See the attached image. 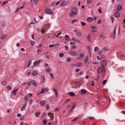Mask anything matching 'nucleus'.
<instances>
[{"label": "nucleus", "mask_w": 125, "mask_h": 125, "mask_svg": "<svg viewBox=\"0 0 125 125\" xmlns=\"http://www.w3.org/2000/svg\"><path fill=\"white\" fill-rule=\"evenodd\" d=\"M27 107V104H24L23 106H22V109L23 110H25V108Z\"/></svg>", "instance_id": "49530a36"}, {"label": "nucleus", "mask_w": 125, "mask_h": 125, "mask_svg": "<svg viewBox=\"0 0 125 125\" xmlns=\"http://www.w3.org/2000/svg\"><path fill=\"white\" fill-rule=\"evenodd\" d=\"M72 48L73 49H76V48H77V46L73 45V46L72 47Z\"/></svg>", "instance_id": "e2e57ef3"}, {"label": "nucleus", "mask_w": 125, "mask_h": 125, "mask_svg": "<svg viewBox=\"0 0 125 125\" xmlns=\"http://www.w3.org/2000/svg\"><path fill=\"white\" fill-rule=\"evenodd\" d=\"M57 45H59V43H57L56 45H54V44L50 45L49 46L50 48H51V47H53V46H56Z\"/></svg>", "instance_id": "cd10ccee"}, {"label": "nucleus", "mask_w": 125, "mask_h": 125, "mask_svg": "<svg viewBox=\"0 0 125 125\" xmlns=\"http://www.w3.org/2000/svg\"><path fill=\"white\" fill-rule=\"evenodd\" d=\"M17 91H18V89H15L12 91V94H13V95H16V92H17Z\"/></svg>", "instance_id": "9b49d317"}, {"label": "nucleus", "mask_w": 125, "mask_h": 125, "mask_svg": "<svg viewBox=\"0 0 125 125\" xmlns=\"http://www.w3.org/2000/svg\"><path fill=\"white\" fill-rule=\"evenodd\" d=\"M47 123V121L46 120H43V125H46Z\"/></svg>", "instance_id": "a18cd8bd"}, {"label": "nucleus", "mask_w": 125, "mask_h": 125, "mask_svg": "<svg viewBox=\"0 0 125 125\" xmlns=\"http://www.w3.org/2000/svg\"><path fill=\"white\" fill-rule=\"evenodd\" d=\"M68 4H69L68 1H63L61 4V6H65V5H68Z\"/></svg>", "instance_id": "6e6552de"}, {"label": "nucleus", "mask_w": 125, "mask_h": 125, "mask_svg": "<svg viewBox=\"0 0 125 125\" xmlns=\"http://www.w3.org/2000/svg\"><path fill=\"white\" fill-rule=\"evenodd\" d=\"M1 24L2 25V27H6V22L5 21H2L1 22Z\"/></svg>", "instance_id": "aec40b11"}, {"label": "nucleus", "mask_w": 125, "mask_h": 125, "mask_svg": "<svg viewBox=\"0 0 125 125\" xmlns=\"http://www.w3.org/2000/svg\"><path fill=\"white\" fill-rule=\"evenodd\" d=\"M41 106H44L45 105V101H42L40 103Z\"/></svg>", "instance_id": "4468645a"}, {"label": "nucleus", "mask_w": 125, "mask_h": 125, "mask_svg": "<svg viewBox=\"0 0 125 125\" xmlns=\"http://www.w3.org/2000/svg\"><path fill=\"white\" fill-rule=\"evenodd\" d=\"M84 57V54H80V58H83Z\"/></svg>", "instance_id": "58836bf2"}, {"label": "nucleus", "mask_w": 125, "mask_h": 125, "mask_svg": "<svg viewBox=\"0 0 125 125\" xmlns=\"http://www.w3.org/2000/svg\"><path fill=\"white\" fill-rule=\"evenodd\" d=\"M75 42H78V43H81V40H79V39H76V40H75Z\"/></svg>", "instance_id": "37998d69"}, {"label": "nucleus", "mask_w": 125, "mask_h": 125, "mask_svg": "<svg viewBox=\"0 0 125 125\" xmlns=\"http://www.w3.org/2000/svg\"><path fill=\"white\" fill-rule=\"evenodd\" d=\"M98 12L100 13H102V11H101V9H98Z\"/></svg>", "instance_id": "774afa93"}, {"label": "nucleus", "mask_w": 125, "mask_h": 125, "mask_svg": "<svg viewBox=\"0 0 125 125\" xmlns=\"http://www.w3.org/2000/svg\"><path fill=\"white\" fill-rule=\"evenodd\" d=\"M8 1H5V2H3L2 4H1V6H3V5H4L5 4V3H7Z\"/></svg>", "instance_id": "4d7b16f0"}, {"label": "nucleus", "mask_w": 125, "mask_h": 125, "mask_svg": "<svg viewBox=\"0 0 125 125\" xmlns=\"http://www.w3.org/2000/svg\"><path fill=\"white\" fill-rule=\"evenodd\" d=\"M31 44L32 46H34V44H35V41H31Z\"/></svg>", "instance_id": "864d4df0"}, {"label": "nucleus", "mask_w": 125, "mask_h": 125, "mask_svg": "<svg viewBox=\"0 0 125 125\" xmlns=\"http://www.w3.org/2000/svg\"><path fill=\"white\" fill-rule=\"evenodd\" d=\"M87 21H88V22H92L93 19L91 17H89L87 19Z\"/></svg>", "instance_id": "f3484780"}, {"label": "nucleus", "mask_w": 125, "mask_h": 125, "mask_svg": "<svg viewBox=\"0 0 125 125\" xmlns=\"http://www.w3.org/2000/svg\"><path fill=\"white\" fill-rule=\"evenodd\" d=\"M87 40L88 42H91V35L90 34L87 35Z\"/></svg>", "instance_id": "f8f14e48"}, {"label": "nucleus", "mask_w": 125, "mask_h": 125, "mask_svg": "<svg viewBox=\"0 0 125 125\" xmlns=\"http://www.w3.org/2000/svg\"><path fill=\"white\" fill-rule=\"evenodd\" d=\"M76 107V103H74L73 104V106L71 108L70 110L68 111V113H70V112H72L74 109H75V107Z\"/></svg>", "instance_id": "ddd939ff"}, {"label": "nucleus", "mask_w": 125, "mask_h": 125, "mask_svg": "<svg viewBox=\"0 0 125 125\" xmlns=\"http://www.w3.org/2000/svg\"><path fill=\"white\" fill-rule=\"evenodd\" d=\"M30 83L34 85V86H38V84L37 83V82L35 81L34 80H30Z\"/></svg>", "instance_id": "0eeeda50"}, {"label": "nucleus", "mask_w": 125, "mask_h": 125, "mask_svg": "<svg viewBox=\"0 0 125 125\" xmlns=\"http://www.w3.org/2000/svg\"><path fill=\"white\" fill-rule=\"evenodd\" d=\"M59 56L60 57H63V56H64V54L63 53H60L59 55Z\"/></svg>", "instance_id": "de8ad7c7"}, {"label": "nucleus", "mask_w": 125, "mask_h": 125, "mask_svg": "<svg viewBox=\"0 0 125 125\" xmlns=\"http://www.w3.org/2000/svg\"><path fill=\"white\" fill-rule=\"evenodd\" d=\"M78 119H79V117H78L77 118H75V119L72 120V122H75L76 121H78Z\"/></svg>", "instance_id": "0e129e2a"}, {"label": "nucleus", "mask_w": 125, "mask_h": 125, "mask_svg": "<svg viewBox=\"0 0 125 125\" xmlns=\"http://www.w3.org/2000/svg\"><path fill=\"white\" fill-rule=\"evenodd\" d=\"M78 8L77 7H74L71 9V11L69 14L70 17H74V16H76V15H78Z\"/></svg>", "instance_id": "f257e3e1"}, {"label": "nucleus", "mask_w": 125, "mask_h": 125, "mask_svg": "<svg viewBox=\"0 0 125 125\" xmlns=\"http://www.w3.org/2000/svg\"><path fill=\"white\" fill-rule=\"evenodd\" d=\"M45 91H46V92H48L49 89L48 88H46L45 89H44Z\"/></svg>", "instance_id": "69168bd1"}, {"label": "nucleus", "mask_w": 125, "mask_h": 125, "mask_svg": "<svg viewBox=\"0 0 125 125\" xmlns=\"http://www.w3.org/2000/svg\"><path fill=\"white\" fill-rule=\"evenodd\" d=\"M70 100H71V99H67L65 101V103H68V102H69L70 101Z\"/></svg>", "instance_id": "5fc2aeb1"}, {"label": "nucleus", "mask_w": 125, "mask_h": 125, "mask_svg": "<svg viewBox=\"0 0 125 125\" xmlns=\"http://www.w3.org/2000/svg\"><path fill=\"white\" fill-rule=\"evenodd\" d=\"M117 27H115L114 29V31H113V34L114 36H116V29Z\"/></svg>", "instance_id": "09e8293b"}, {"label": "nucleus", "mask_w": 125, "mask_h": 125, "mask_svg": "<svg viewBox=\"0 0 125 125\" xmlns=\"http://www.w3.org/2000/svg\"><path fill=\"white\" fill-rule=\"evenodd\" d=\"M5 38H6V35H4L0 37V40L3 41V40H5Z\"/></svg>", "instance_id": "412c9836"}, {"label": "nucleus", "mask_w": 125, "mask_h": 125, "mask_svg": "<svg viewBox=\"0 0 125 125\" xmlns=\"http://www.w3.org/2000/svg\"><path fill=\"white\" fill-rule=\"evenodd\" d=\"M50 77L51 78L52 80H54V77H53V74L49 73Z\"/></svg>", "instance_id": "4c0bfd02"}, {"label": "nucleus", "mask_w": 125, "mask_h": 125, "mask_svg": "<svg viewBox=\"0 0 125 125\" xmlns=\"http://www.w3.org/2000/svg\"><path fill=\"white\" fill-rule=\"evenodd\" d=\"M81 25L82 26H83V27H84V26H85V25H86V23H85V22L82 21L81 22Z\"/></svg>", "instance_id": "c9c22d12"}, {"label": "nucleus", "mask_w": 125, "mask_h": 125, "mask_svg": "<svg viewBox=\"0 0 125 125\" xmlns=\"http://www.w3.org/2000/svg\"><path fill=\"white\" fill-rule=\"evenodd\" d=\"M38 75V71H34L32 72V76H37Z\"/></svg>", "instance_id": "5701e85b"}, {"label": "nucleus", "mask_w": 125, "mask_h": 125, "mask_svg": "<svg viewBox=\"0 0 125 125\" xmlns=\"http://www.w3.org/2000/svg\"><path fill=\"white\" fill-rule=\"evenodd\" d=\"M104 72H105V67L103 66H101L97 69V72L98 74H101V73H103Z\"/></svg>", "instance_id": "f03ea898"}, {"label": "nucleus", "mask_w": 125, "mask_h": 125, "mask_svg": "<svg viewBox=\"0 0 125 125\" xmlns=\"http://www.w3.org/2000/svg\"><path fill=\"white\" fill-rule=\"evenodd\" d=\"M67 62H71L72 61V59L71 58H67L66 59Z\"/></svg>", "instance_id": "2f4dec72"}, {"label": "nucleus", "mask_w": 125, "mask_h": 125, "mask_svg": "<svg viewBox=\"0 0 125 125\" xmlns=\"http://www.w3.org/2000/svg\"><path fill=\"white\" fill-rule=\"evenodd\" d=\"M79 21H78V20H73L72 21L71 23L72 24H74V23H76L77 22H78Z\"/></svg>", "instance_id": "c85d7f7f"}, {"label": "nucleus", "mask_w": 125, "mask_h": 125, "mask_svg": "<svg viewBox=\"0 0 125 125\" xmlns=\"http://www.w3.org/2000/svg\"><path fill=\"white\" fill-rule=\"evenodd\" d=\"M35 116H36V118H39V115H41V112H36L35 114Z\"/></svg>", "instance_id": "b1692460"}, {"label": "nucleus", "mask_w": 125, "mask_h": 125, "mask_svg": "<svg viewBox=\"0 0 125 125\" xmlns=\"http://www.w3.org/2000/svg\"><path fill=\"white\" fill-rule=\"evenodd\" d=\"M69 55L71 56H78V53L76 51H71L70 52H69Z\"/></svg>", "instance_id": "7ed1b4c3"}, {"label": "nucleus", "mask_w": 125, "mask_h": 125, "mask_svg": "<svg viewBox=\"0 0 125 125\" xmlns=\"http://www.w3.org/2000/svg\"><path fill=\"white\" fill-rule=\"evenodd\" d=\"M76 36L79 37H81L82 36V32H78L76 33Z\"/></svg>", "instance_id": "4be33fe9"}, {"label": "nucleus", "mask_w": 125, "mask_h": 125, "mask_svg": "<svg viewBox=\"0 0 125 125\" xmlns=\"http://www.w3.org/2000/svg\"><path fill=\"white\" fill-rule=\"evenodd\" d=\"M101 23H102L101 20H99L97 22V24H101Z\"/></svg>", "instance_id": "052dcab7"}, {"label": "nucleus", "mask_w": 125, "mask_h": 125, "mask_svg": "<svg viewBox=\"0 0 125 125\" xmlns=\"http://www.w3.org/2000/svg\"><path fill=\"white\" fill-rule=\"evenodd\" d=\"M51 71V70L50 68H48L46 70V73H49V72H50Z\"/></svg>", "instance_id": "3c124183"}, {"label": "nucleus", "mask_w": 125, "mask_h": 125, "mask_svg": "<svg viewBox=\"0 0 125 125\" xmlns=\"http://www.w3.org/2000/svg\"><path fill=\"white\" fill-rule=\"evenodd\" d=\"M46 14H49V15H52V14H53V12H52L51 10L48 8L46 9Z\"/></svg>", "instance_id": "423d86ee"}, {"label": "nucleus", "mask_w": 125, "mask_h": 125, "mask_svg": "<svg viewBox=\"0 0 125 125\" xmlns=\"http://www.w3.org/2000/svg\"><path fill=\"white\" fill-rule=\"evenodd\" d=\"M84 62L86 63V62H87V61H88V56H86L84 59Z\"/></svg>", "instance_id": "bb28decb"}, {"label": "nucleus", "mask_w": 125, "mask_h": 125, "mask_svg": "<svg viewBox=\"0 0 125 125\" xmlns=\"http://www.w3.org/2000/svg\"><path fill=\"white\" fill-rule=\"evenodd\" d=\"M7 89L8 90H11V89H12V87H11L10 85H8L7 86Z\"/></svg>", "instance_id": "393cba45"}, {"label": "nucleus", "mask_w": 125, "mask_h": 125, "mask_svg": "<svg viewBox=\"0 0 125 125\" xmlns=\"http://www.w3.org/2000/svg\"><path fill=\"white\" fill-rule=\"evenodd\" d=\"M1 84L2 85H5L6 84V81H3L1 82Z\"/></svg>", "instance_id": "c03bdc74"}, {"label": "nucleus", "mask_w": 125, "mask_h": 125, "mask_svg": "<svg viewBox=\"0 0 125 125\" xmlns=\"http://www.w3.org/2000/svg\"><path fill=\"white\" fill-rule=\"evenodd\" d=\"M42 79H43V83H44V82H45V77H44V76H42Z\"/></svg>", "instance_id": "603ef678"}, {"label": "nucleus", "mask_w": 125, "mask_h": 125, "mask_svg": "<svg viewBox=\"0 0 125 125\" xmlns=\"http://www.w3.org/2000/svg\"><path fill=\"white\" fill-rule=\"evenodd\" d=\"M89 120H94V117H92V116H90L88 117Z\"/></svg>", "instance_id": "13d9d810"}, {"label": "nucleus", "mask_w": 125, "mask_h": 125, "mask_svg": "<svg viewBox=\"0 0 125 125\" xmlns=\"http://www.w3.org/2000/svg\"><path fill=\"white\" fill-rule=\"evenodd\" d=\"M121 16V14H120V13L116 12L114 13V17H117V18H119Z\"/></svg>", "instance_id": "9d476101"}, {"label": "nucleus", "mask_w": 125, "mask_h": 125, "mask_svg": "<svg viewBox=\"0 0 125 125\" xmlns=\"http://www.w3.org/2000/svg\"><path fill=\"white\" fill-rule=\"evenodd\" d=\"M28 99H29V97L27 96H26L24 98V100L26 102L28 101Z\"/></svg>", "instance_id": "e433bc0d"}, {"label": "nucleus", "mask_w": 125, "mask_h": 125, "mask_svg": "<svg viewBox=\"0 0 125 125\" xmlns=\"http://www.w3.org/2000/svg\"><path fill=\"white\" fill-rule=\"evenodd\" d=\"M86 90H85V89H83L82 90H81V92L82 93H86Z\"/></svg>", "instance_id": "f704fd0d"}, {"label": "nucleus", "mask_w": 125, "mask_h": 125, "mask_svg": "<svg viewBox=\"0 0 125 125\" xmlns=\"http://www.w3.org/2000/svg\"><path fill=\"white\" fill-rule=\"evenodd\" d=\"M51 117L52 118V119H51V121H53V119H54V113L51 114Z\"/></svg>", "instance_id": "79ce46f5"}, {"label": "nucleus", "mask_w": 125, "mask_h": 125, "mask_svg": "<svg viewBox=\"0 0 125 125\" xmlns=\"http://www.w3.org/2000/svg\"><path fill=\"white\" fill-rule=\"evenodd\" d=\"M91 28L93 30H97V27L96 26H92L91 27Z\"/></svg>", "instance_id": "ea45409f"}, {"label": "nucleus", "mask_w": 125, "mask_h": 125, "mask_svg": "<svg viewBox=\"0 0 125 125\" xmlns=\"http://www.w3.org/2000/svg\"><path fill=\"white\" fill-rule=\"evenodd\" d=\"M30 1H31V4H35V5L37 4V0H31Z\"/></svg>", "instance_id": "dca6fc26"}, {"label": "nucleus", "mask_w": 125, "mask_h": 125, "mask_svg": "<svg viewBox=\"0 0 125 125\" xmlns=\"http://www.w3.org/2000/svg\"><path fill=\"white\" fill-rule=\"evenodd\" d=\"M83 62H78L76 64H73L72 66H74L75 67H81V66H83Z\"/></svg>", "instance_id": "39448f33"}, {"label": "nucleus", "mask_w": 125, "mask_h": 125, "mask_svg": "<svg viewBox=\"0 0 125 125\" xmlns=\"http://www.w3.org/2000/svg\"><path fill=\"white\" fill-rule=\"evenodd\" d=\"M97 59L98 60H102V58H99V56H97Z\"/></svg>", "instance_id": "680f3d73"}, {"label": "nucleus", "mask_w": 125, "mask_h": 125, "mask_svg": "<svg viewBox=\"0 0 125 125\" xmlns=\"http://www.w3.org/2000/svg\"><path fill=\"white\" fill-rule=\"evenodd\" d=\"M65 41H67V42L70 41V37L68 35H66L65 36Z\"/></svg>", "instance_id": "2eb2a0df"}, {"label": "nucleus", "mask_w": 125, "mask_h": 125, "mask_svg": "<svg viewBox=\"0 0 125 125\" xmlns=\"http://www.w3.org/2000/svg\"><path fill=\"white\" fill-rule=\"evenodd\" d=\"M41 61H42V60H39L38 61H37V64L41 63Z\"/></svg>", "instance_id": "338daca9"}, {"label": "nucleus", "mask_w": 125, "mask_h": 125, "mask_svg": "<svg viewBox=\"0 0 125 125\" xmlns=\"http://www.w3.org/2000/svg\"><path fill=\"white\" fill-rule=\"evenodd\" d=\"M41 33L42 34H44V33H45V30L44 29H42L41 30Z\"/></svg>", "instance_id": "bf43d9fd"}, {"label": "nucleus", "mask_w": 125, "mask_h": 125, "mask_svg": "<svg viewBox=\"0 0 125 125\" xmlns=\"http://www.w3.org/2000/svg\"><path fill=\"white\" fill-rule=\"evenodd\" d=\"M68 95H70V96H76V94L73 92H70L68 93Z\"/></svg>", "instance_id": "6ab92c4d"}, {"label": "nucleus", "mask_w": 125, "mask_h": 125, "mask_svg": "<svg viewBox=\"0 0 125 125\" xmlns=\"http://www.w3.org/2000/svg\"><path fill=\"white\" fill-rule=\"evenodd\" d=\"M38 65V62H37V61L33 63V67H36Z\"/></svg>", "instance_id": "a19ab883"}, {"label": "nucleus", "mask_w": 125, "mask_h": 125, "mask_svg": "<svg viewBox=\"0 0 125 125\" xmlns=\"http://www.w3.org/2000/svg\"><path fill=\"white\" fill-rule=\"evenodd\" d=\"M31 64H32V60L29 61L28 64L27 65V68H30V66H31Z\"/></svg>", "instance_id": "a878e982"}, {"label": "nucleus", "mask_w": 125, "mask_h": 125, "mask_svg": "<svg viewBox=\"0 0 125 125\" xmlns=\"http://www.w3.org/2000/svg\"><path fill=\"white\" fill-rule=\"evenodd\" d=\"M107 61L106 60H103L101 62V66H102V67H104H104H105V66H107Z\"/></svg>", "instance_id": "20e7f679"}, {"label": "nucleus", "mask_w": 125, "mask_h": 125, "mask_svg": "<svg viewBox=\"0 0 125 125\" xmlns=\"http://www.w3.org/2000/svg\"><path fill=\"white\" fill-rule=\"evenodd\" d=\"M44 91H45V90H44V89L43 88H42V90L41 92L39 93V94H42V93H43Z\"/></svg>", "instance_id": "473e14b6"}, {"label": "nucleus", "mask_w": 125, "mask_h": 125, "mask_svg": "<svg viewBox=\"0 0 125 125\" xmlns=\"http://www.w3.org/2000/svg\"><path fill=\"white\" fill-rule=\"evenodd\" d=\"M103 49L104 51H108V50H109V48L105 47H104Z\"/></svg>", "instance_id": "c756f323"}, {"label": "nucleus", "mask_w": 125, "mask_h": 125, "mask_svg": "<svg viewBox=\"0 0 125 125\" xmlns=\"http://www.w3.org/2000/svg\"><path fill=\"white\" fill-rule=\"evenodd\" d=\"M46 110H49V104L46 105Z\"/></svg>", "instance_id": "6e6d98bb"}, {"label": "nucleus", "mask_w": 125, "mask_h": 125, "mask_svg": "<svg viewBox=\"0 0 125 125\" xmlns=\"http://www.w3.org/2000/svg\"><path fill=\"white\" fill-rule=\"evenodd\" d=\"M99 50V48L98 47H95L94 49L95 52H97Z\"/></svg>", "instance_id": "7c9ffc66"}, {"label": "nucleus", "mask_w": 125, "mask_h": 125, "mask_svg": "<svg viewBox=\"0 0 125 125\" xmlns=\"http://www.w3.org/2000/svg\"><path fill=\"white\" fill-rule=\"evenodd\" d=\"M122 9H123V6H122V5H121V4H119L117 7V11H121V10H122Z\"/></svg>", "instance_id": "1a4fd4ad"}, {"label": "nucleus", "mask_w": 125, "mask_h": 125, "mask_svg": "<svg viewBox=\"0 0 125 125\" xmlns=\"http://www.w3.org/2000/svg\"><path fill=\"white\" fill-rule=\"evenodd\" d=\"M87 3L88 4H90V3H91V0H87Z\"/></svg>", "instance_id": "8fccbe9b"}, {"label": "nucleus", "mask_w": 125, "mask_h": 125, "mask_svg": "<svg viewBox=\"0 0 125 125\" xmlns=\"http://www.w3.org/2000/svg\"><path fill=\"white\" fill-rule=\"evenodd\" d=\"M106 83H107V80H104L103 82V85H105L106 84Z\"/></svg>", "instance_id": "72a5a7b5"}, {"label": "nucleus", "mask_w": 125, "mask_h": 125, "mask_svg": "<svg viewBox=\"0 0 125 125\" xmlns=\"http://www.w3.org/2000/svg\"><path fill=\"white\" fill-rule=\"evenodd\" d=\"M53 90L55 93L56 96L57 97L58 96V92H57V90L55 88H53Z\"/></svg>", "instance_id": "a211bd4d"}]
</instances>
